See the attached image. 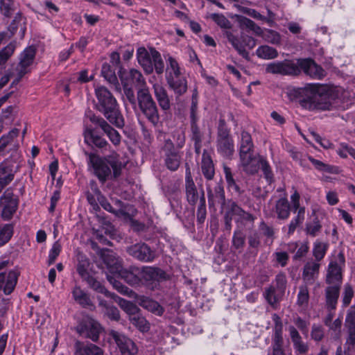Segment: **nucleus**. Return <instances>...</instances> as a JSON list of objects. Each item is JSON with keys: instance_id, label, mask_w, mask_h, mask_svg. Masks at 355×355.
Segmentation results:
<instances>
[{"instance_id": "nucleus-1", "label": "nucleus", "mask_w": 355, "mask_h": 355, "mask_svg": "<svg viewBox=\"0 0 355 355\" xmlns=\"http://www.w3.org/2000/svg\"><path fill=\"white\" fill-rule=\"evenodd\" d=\"M88 164L92 167L94 174L102 183L108 180L117 179L121 175L124 167L119 159V155L116 152L104 157L90 153Z\"/></svg>"}, {"instance_id": "nucleus-2", "label": "nucleus", "mask_w": 355, "mask_h": 355, "mask_svg": "<svg viewBox=\"0 0 355 355\" xmlns=\"http://www.w3.org/2000/svg\"><path fill=\"white\" fill-rule=\"evenodd\" d=\"M298 94L302 97L300 104L309 110H329L331 105V89L320 84H309L299 89Z\"/></svg>"}, {"instance_id": "nucleus-3", "label": "nucleus", "mask_w": 355, "mask_h": 355, "mask_svg": "<svg viewBox=\"0 0 355 355\" xmlns=\"http://www.w3.org/2000/svg\"><path fill=\"white\" fill-rule=\"evenodd\" d=\"M97 99L96 109L101 112L110 123L119 128L125 125L123 116L119 110V104L113 94L104 86L95 89Z\"/></svg>"}, {"instance_id": "nucleus-4", "label": "nucleus", "mask_w": 355, "mask_h": 355, "mask_svg": "<svg viewBox=\"0 0 355 355\" xmlns=\"http://www.w3.org/2000/svg\"><path fill=\"white\" fill-rule=\"evenodd\" d=\"M137 100L141 112L153 125H157L159 121L158 108L148 87L137 89Z\"/></svg>"}, {"instance_id": "nucleus-5", "label": "nucleus", "mask_w": 355, "mask_h": 355, "mask_svg": "<svg viewBox=\"0 0 355 355\" xmlns=\"http://www.w3.org/2000/svg\"><path fill=\"white\" fill-rule=\"evenodd\" d=\"M141 284L153 288L157 284L168 278L161 268L152 266H143L140 268Z\"/></svg>"}, {"instance_id": "nucleus-6", "label": "nucleus", "mask_w": 355, "mask_h": 355, "mask_svg": "<svg viewBox=\"0 0 355 355\" xmlns=\"http://www.w3.org/2000/svg\"><path fill=\"white\" fill-rule=\"evenodd\" d=\"M266 71L268 73L282 76H297L300 74L297 61L289 60L270 62L266 65Z\"/></svg>"}, {"instance_id": "nucleus-7", "label": "nucleus", "mask_w": 355, "mask_h": 355, "mask_svg": "<svg viewBox=\"0 0 355 355\" xmlns=\"http://www.w3.org/2000/svg\"><path fill=\"white\" fill-rule=\"evenodd\" d=\"M164 157L165 164L169 170L176 171L180 164L183 153L176 150L175 145L170 139H166L162 148Z\"/></svg>"}, {"instance_id": "nucleus-8", "label": "nucleus", "mask_w": 355, "mask_h": 355, "mask_svg": "<svg viewBox=\"0 0 355 355\" xmlns=\"http://www.w3.org/2000/svg\"><path fill=\"white\" fill-rule=\"evenodd\" d=\"M109 336L114 340L121 355H137L138 353L136 343L125 335L110 330Z\"/></svg>"}, {"instance_id": "nucleus-9", "label": "nucleus", "mask_w": 355, "mask_h": 355, "mask_svg": "<svg viewBox=\"0 0 355 355\" xmlns=\"http://www.w3.org/2000/svg\"><path fill=\"white\" fill-rule=\"evenodd\" d=\"M126 252L133 258L145 263L153 262L156 257L155 252L143 242L127 247Z\"/></svg>"}, {"instance_id": "nucleus-10", "label": "nucleus", "mask_w": 355, "mask_h": 355, "mask_svg": "<svg viewBox=\"0 0 355 355\" xmlns=\"http://www.w3.org/2000/svg\"><path fill=\"white\" fill-rule=\"evenodd\" d=\"M86 119L94 124L99 126L106 134L110 141L115 146H119L121 141V136L119 132L114 129L103 118L96 116L89 112L86 114Z\"/></svg>"}, {"instance_id": "nucleus-11", "label": "nucleus", "mask_w": 355, "mask_h": 355, "mask_svg": "<svg viewBox=\"0 0 355 355\" xmlns=\"http://www.w3.org/2000/svg\"><path fill=\"white\" fill-rule=\"evenodd\" d=\"M300 73L302 70L310 77L320 80L326 76L325 71L311 59H300L297 60Z\"/></svg>"}, {"instance_id": "nucleus-12", "label": "nucleus", "mask_w": 355, "mask_h": 355, "mask_svg": "<svg viewBox=\"0 0 355 355\" xmlns=\"http://www.w3.org/2000/svg\"><path fill=\"white\" fill-rule=\"evenodd\" d=\"M216 148L223 157L231 158L234 153V141L230 133L217 134Z\"/></svg>"}, {"instance_id": "nucleus-13", "label": "nucleus", "mask_w": 355, "mask_h": 355, "mask_svg": "<svg viewBox=\"0 0 355 355\" xmlns=\"http://www.w3.org/2000/svg\"><path fill=\"white\" fill-rule=\"evenodd\" d=\"M0 202L3 207L1 213L3 218L9 220L17 210V199L9 189H7L1 197Z\"/></svg>"}, {"instance_id": "nucleus-14", "label": "nucleus", "mask_w": 355, "mask_h": 355, "mask_svg": "<svg viewBox=\"0 0 355 355\" xmlns=\"http://www.w3.org/2000/svg\"><path fill=\"white\" fill-rule=\"evenodd\" d=\"M16 169L11 161H4L0 164V193L14 179Z\"/></svg>"}, {"instance_id": "nucleus-15", "label": "nucleus", "mask_w": 355, "mask_h": 355, "mask_svg": "<svg viewBox=\"0 0 355 355\" xmlns=\"http://www.w3.org/2000/svg\"><path fill=\"white\" fill-rule=\"evenodd\" d=\"M101 330L102 328L100 324L92 319L87 320L85 324L80 326L78 329L81 336L89 338L94 342L98 340Z\"/></svg>"}, {"instance_id": "nucleus-16", "label": "nucleus", "mask_w": 355, "mask_h": 355, "mask_svg": "<svg viewBox=\"0 0 355 355\" xmlns=\"http://www.w3.org/2000/svg\"><path fill=\"white\" fill-rule=\"evenodd\" d=\"M17 278L18 274L15 270L0 272V291L10 295L16 286Z\"/></svg>"}, {"instance_id": "nucleus-17", "label": "nucleus", "mask_w": 355, "mask_h": 355, "mask_svg": "<svg viewBox=\"0 0 355 355\" xmlns=\"http://www.w3.org/2000/svg\"><path fill=\"white\" fill-rule=\"evenodd\" d=\"M208 202L210 207L220 205L223 207L225 203V196L223 187L220 184H216L213 188L209 185L207 187Z\"/></svg>"}, {"instance_id": "nucleus-18", "label": "nucleus", "mask_w": 355, "mask_h": 355, "mask_svg": "<svg viewBox=\"0 0 355 355\" xmlns=\"http://www.w3.org/2000/svg\"><path fill=\"white\" fill-rule=\"evenodd\" d=\"M185 190L187 199L191 205H196L198 200L200 201L201 192L197 191L196 187L191 178L189 168L187 169L185 178Z\"/></svg>"}, {"instance_id": "nucleus-19", "label": "nucleus", "mask_w": 355, "mask_h": 355, "mask_svg": "<svg viewBox=\"0 0 355 355\" xmlns=\"http://www.w3.org/2000/svg\"><path fill=\"white\" fill-rule=\"evenodd\" d=\"M225 180L227 182V187L230 191L240 196L243 193L244 190L241 187V181L239 177L232 172L230 167L227 166H223Z\"/></svg>"}, {"instance_id": "nucleus-20", "label": "nucleus", "mask_w": 355, "mask_h": 355, "mask_svg": "<svg viewBox=\"0 0 355 355\" xmlns=\"http://www.w3.org/2000/svg\"><path fill=\"white\" fill-rule=\"evenodd\" d=\"M35 56V49L33 46L26 48L20 55L19 62L15 70L20 71L21 74L28 72V67L33 64Z\"/></svg>"}, {"instance_id": "nucleus-21", "label": "nucleus", "mask_w": 355, "mask_h": 355, "mask_svg": "<svg viewBox=\"0 0 355 355\" xmlns=\"http://www.w3.org/2000/svg\"><path fill=\"white\" fill-rule=\"evenodd\" d=\"M345 327L348 336L345 345H355V306H352L347 311L345 318Z\"/></svg>"}, {"instance_id": "nucleus-22", "label": "nucleus", "mask_w": 355, "mask_h": 355, "mask_svg": "<svg viewBox=\"0 0 355 355\" xmlns=\"http://www.w3.org/2000/svg\"><path fill=\"white\" fill-rule=\"evenodd\" d=\"M262 158H257L255 155L240 158V164L243 171L249 175L257 173L260 168Z\"/></svg>"}, {"instance_id": "nucleus-23", "label": "nucleus", "mask_w": 355, "mask_h": 355, "mask_svg": "<svg viewBox=\"0 0 355 355\" xmlns=\"http://www.w3.org/2000/svg\"><path fill=\"white\" fill-rule=\"evenodd\" d=\"M262 158H257L255 155L240 158V164L243 171L249 175L257 173L260 168Z\"/></svg>"}, {"instance_id": "nucleus-24", "label": "nucleus", "mask_w": 355, "mask_h": 355, "mask_svg": "<svg viewBox=\"0 0 355 355\" xmlns=\"http://www.w3.org/2000/svg\"><path fill=\"white\" fill-rule=\"evenodd\" d=\"M320 264L316 262H308L304 267L302 272L303 285H311L318 278Z\"/></svg>"}, {"instance_id": "nucleus-25", "label": "nucleus", "mask_w": 355, "mask_h": 355, "mask_svg": "<svg viewBox=\"0 0 355 355\" xmlns=\"http://www.w3.org/2000/svg\"><path fill=\"white\" fill-rule=\"evenodd\" d=\"M74 355H104V352L94 344L85 345L77 340L74 344Z\"/></svg>"}, {"instance_id": "nucleus-26", "label": "nucleus", "mask_w": 355, "mask_h": 355, "mask_svg": "<svg viewBox=\"0 0 355 355\" xmlns=\"http://www.w3.org/2000/svg\"><path fill=\"white\" fill-rule=\"evenodd\" d=\"M341 285L328 284L325 289L326 305L328 309L334 310L336 307L337 302L340 295Z\"/></svg>"}, {"instance_id": "nucleus-27", "label": "nucleus", "mask_w": 355, "mask_h": 355, "mask_svg": "<svg viewBox=\"0 0 355 355\" xmlns=\"http://www.w3.org/2000/svg\"><path fill=\"white\" fill-rule=\"evenodd\" d=\"M155 96L159 103V105L163 110H168L171 107L170 100L165 88L159 83H155L153 85Z\"/></svg>"}, {"instance_id": "nucleus-28", "label": "nucleus", "mask_w": 355, "mask_h": 355, "mask_svg": "<svg viewBox=\"0 0 355 355\" xmlns=\"http://www.w3.org/2000/svg\"><path fill=\"white\" fill-rule=\"evenodd\" d=\"M137 58L139 64L147 73L153 71V58L144 47H139L137 51Z\"/></svg>"}, {"instance_id": "nucleus-29", "label": "nucleus", "mask_w": 355, "mask_h": 355, "mask_svg": "<svg viewBox=\"0 0 355 355\" xmlns=\"http://www.w3.org/2000/svg\"><path fill=\"white\" fill-rule=\"evenodd\" d=\"M327 284H342L341 268L336 261L330 262L326 277Z\"/></svg>"}, {"instance_id": "nucleus-30", "label": "nucleus", "mask_w": 355, "mask_h": 355, "mask_svg": "<svg viewBox=\"0 0 355 355\" xmlns=\"http://www.w3.org/2000/svg\"><path fill=\"white\" fill-rule=\"evenodd\" d=\"M288 331L295 350L301 354H306L309 350V346L302 340V337L296 328L293 326H290Z\"/></svg>"}, {"instance_id": "nucleus-31", "label": "nucleus", "mask_w": 355, "mask_h": 355, "mask_svg": "<svg viewBox=\"0 0 355 355\" xmlns=\"http://www.w3.org/2000/svg\"><path fill=\"white\" fill-rule=\"evenodd\" d=\"M197 121H191V139L194 143L195 152L197 155L201 153V148L204 140V133L197 125Z\"/></svg>"}, {"instance_id": "nucleus-32", "label": "nucleus", "mask_w": 355, "mask_h": 355, "mask_svg": "<svg viewBox=\"0 0 355 355\" xmlns=\"http://www.w3.org/2000/svg\"><path fill=\"white\" fill-rule=\"evenodd\" d=\"M284 294V293L279 291L276 287L271 284L268 287L265 288L263 295L267 302L272 307H275L282 300Z\"/></svg>"}, {"instance_id": "nucleus-33", "label": "nucleus", "mask_w": 355, "mask_h": 355, "mask_svg": "<svg viewBox=\"0 0 355 355\" xmlns=\"http://www.w3.org/2000/svg\"><path fill=\"white\" fill-rule=\"evenodd\" d=\"M85 130H84V136L87 142L93 143L98 148H105L107 146L110 147L108 142L100 136L96 135L94 133L93 129L89 127L86 121H85Z\"/></svg>"}, {"instance_id": "nucleus-34", "label": "nucleus", "mask_w": 355, "mask_h": 355, "mask_svg": "<svg viewBox=\"0 0 355 355\" xmlns=\"http://www.w3.org/2000/svg\"><path fill=\"white\" fill-rule=\"evenodd\" d=\"M124 280L131 286H136L141 284L140 268L131 267L129 270H121L119 271Z\"/></svg>"}, {"instance_id": "nucleus-35", "label": "nucleus", "mask_w": 355, "mask_h": 355, "mask_svg": "<svg viewBox=\"0 0 355 355\" xmlns=\"http://www.w3.org/2000/svg\"><path fill=\"white\" fill-rule=\"evenodd\" d=\"M201 171L202 175L207 180H211L214 177L215 170L213 161L211 157L207 154L205 150L202 154Z\"/></svg>"}, {"instance_id": "nucleus-36", "label": "nucleus", "mask_w": 355, "mask_h": 355, "mask_svg": "<svg viewBox=\"0 0 355 355\" xmlns=\"http://www.w3.org/2000/svg\"><path fill=\"white\" fill-rule=\"evenodd\" d=\"M104 263L112 272H118L121 270V261L112 251L107 250L102 255Z\"/></svg>"}, {"instance_id": "nucleus-37", "label": "nucleus", "mask_w": 355, "mask_h": 355, "mask_svg": "<svg viewBox=\"0 0 355 355\" xmlns=\"http://www.w3.org/2000/svg\"><path fill=\"white\" fill-rule=\"evenodd\" d=\"M275 213L277 218L281 220H286L290 216L291 205L286 198H279L275 204Z\"/></svg>"}, {"instance_id": "nucleus-38", "label": "nucleus", "mask_w": 355, "mask_h": 355, "mask_svg": "<svg viewBox=\"0 0 355 355\" xmlns=\"http://www.w3.org/2000/svg\"><path fill=\"white\" fill-rule=\"evenodd\" d=\"M167 83L169 87L173 89L178 95H182L187 92V80L183 77L168 78Z\"/></svg>"}, {"instance_id": "nucleus-39", "label": "nucleus", "mask_w": 355, "mask_h": 355, "mask_svg": "<svg viewBox=\"0 0 355 355\" xmlns=\"http://www.w3.org/2000/svg\"><path fill=\"white\" fill-rule=\"evenodd\" d=\"M72 295L74 300L83 307H87L92 305L89 296L80 286H76L73 288Z\"/></svg>"}, {"instance_id": "nucleus-40", "label": "nucleus", "mask_w": 355, "mask_h": 355, "mask_svg": "<svg viewBox=\"0 0 355 355\" xmlns=\"http://www.w3.org/2000/svg\"><path fill=\"white\" fill-rule=\"evenodd\" d=\"M309 302V292L308 286L300 285L297 296L296 304L302 309L304 310L308 307Z\"/></svg>"}, {"instance_id": "nucleus-41", "label": "nucleus", "mask_w": 355, "mask_h": 355, "mask_svg": "<svg viewBox=\"0 0 355 355\" xmlns=\"http://www.w3.org/2000/svg\"><path fill=\"white\" fill-rule=\"evenodd\" d=\"M227 38L234 46V48L238 51V53L242 55L244 58L248 59L249 53L245 50V46L243 43V40L241 41L240 39L234 36L232 33H226Z\"/></svg>"}, {"instance_id": "nucleus-42", "label": "nucleus", "mask_w": 355, "mask_h": 355, "mask_svg": "<svg viewBox=\"0 0 355 355\" xmlns=\"http://www.w3.org/2000/svg\"><path fill=\"white\" fill-rule=\"evenodd\" d=\"M129 320L141 332H146L150 329L149 322L139 313L130 315Z\"/></svg>"}, {"instance_id": "nucleus-43", "label": "nucleus", "mask_w": 355, "mask_h": 355, "mask_svg": "<svg viewBox=\"0 0 355 355\" xmlns=\"http://www.w3.org/2000/svg\"><path fill=\"white\" fill-rule=\"evenodd\" d=\"M256 54L259 58L264 60H271L278 56L277 51L268 45H262L258 47Z\"/></svg>"}, {"instance_id": "nucleus-44", "label": "nucleus", "mask_w": 355, "mask_h": 355, "mask_svg": "<svg viewBox=\"0 0 355 355\" xmlns=\"http://www.w3.org/2000/svg\"><path fill=\"white\" fill-rule=\"evenodd\" d=\"M266 42L279 45L281 44L282 37L280 34L271 29H264L262 31V33L260 35Z\"/></svg>"}, {"instance_id": "nucleus-45", "label": "nucleus", "mask_w": 355, "mask_h": 355, "mask_svg": "<svg viewBox=\"0 0 355 355\" xmlns=\"http://www.w3.org/2000/svg\"><path fill=\"white\" fill-rule=\"evenodd\" d=\"M16 49V42H11L0 50V67L6 64Z\"/></svg>"}, {"instance_id": "nucleus-46", "label": "nucleus", "mask_w": 355, "mask_h": 355, "mask_svg": "<svg viewBox=\"0 0 355 355\" xmlns=\"http://www.w3.org/2000/svg\"><path fill=\"white\" fill-rule=\"evenodd\" d=\"M305 218V208L302 207L298 210L297 216L294 217L288 225V234H293L296 228L301 225Z\"/></svg>"}, {"instance_id": "nucleus-47", "label": "nucleus", "mask_w": 355, "mask_h": 355, "mask_svg": "<svg viewBox=\"0 0 355 355\" xmlns=\"http://www.w3.org/2000/svg\"><path fill=\"white\" fill-rule=\"evenodd\" d=\"M128 78L138 89L147 87L145 78L139 71L131 69L128 73Z\"/></svg>"}, {"instance_id": "nucleus-48", "label": "nucleus", "mask_w": 355, "mask_h": 355, "mask_svg": "<svg viewBox=\"0 0 355 355\" xmlns=\"http://www.w3.org/2000/svg\"><path fill=\"white\" fill-rule=\"evenodd\" d=\"M151 55L153 58V69L158 74H161L164 72V64L161 57V54L154 49H151Z\"/></svg>"}, {"instance_id": "nucleus-49", "label": "nucleus", "mask_w": 355, "mask_h": 355, "mask_svg": "<svg viewBox=\"0 0 355 355\" xmlns=\"http://www.w3.org/2000/svg\"><path fill=\"white\" fill-rule=\"evenodd\" d=\"M168 64L166 68V80L168 78H178L180 76V67L178 62L172 57H169Z\"/></svg>"}, {"instance_id": "nucleus-50", "label": "nucleus", "mask_w": 355, "mask_h": 355, "mask_svg": "<svg viewBox=\"0 0 355 355\" xmlns=\"http://www.w3.org/2000/svg\"><path fill=\"white\" fill-rule=\"evenodd\" d=\"M229 210L230 211H227L225 214V220L227 229L230 230L232 216L235 215L239 217L241 213L243 211V209L240 207L236 202H232Z\"/></svg>"}, {"instance_id": "nucleus-51", "label": "nucleus", "mask_w": 355, "mask_h": 355, "mask_svg": "<svg viewBox=\"0 0 355 355\" xmlns=\"http://www.w3.org/2000/svg\"><path fill=\"white\" fill-rule=\"evenodd\" d=\"M322 225L318 218H315L312 222L306 223L305 231L306 234L315 237L321 232Z\"/></svg>"}, {"instance_id": "nucleus-52", "label": "nucleus", "mask_w": 355, "mask_h": 355, "mask_svg": "<svg viewBox=\"0 0 355 355\" xmlns=\"http://www.w3.org/2000/svg\"><path fill=\"white\" fill-rule=\"evenodd\" d=\"M261 234L266 236V243L270 242L272 244L274 240L275 232L272 226L268 225L264 221H261L259 225Z\"/></svg>"}, {"instance_id": "nucleus-53", "label": "nucleus", "mask_w": 355, "mask_h": 355, "mask_svg": "<svg viewBox=\"0 0 355 355\" xmlns=\"http://www.w3.org/2000/svg\"><path fill=\"white\" fill-rule=\"evenodd\" d=\"M13 234V227L10 224L0 226V246L5 245L10 239Z\"/></svg>"}, {"instance_id": "nucleus-54", "label": "nucleus", "mask_w": 355, "mask_h": 355, "mask_svg": "<svg viewBox=\"0 0 355 355\" xmlns=\"http://www.w3.org/2000/svg\"><path fill=\"white\" fill-rule=\"evenodd\" d=\"M328 248V244L320 241L314 243L313 254L317 261H320L324 257Z\"/></svg>"}, {"instance_id": "nucleus-55", "label": "nucleus", "mask_w": 355, "mask_h": 355, "mask_svg": "<svg viewBox=\"0 0 355 355\" xmlns=\"http://www.w3.org/2000/svg\"><path fill=\"white\" fill-rule=\"evenodd\" d=\"M272 285L276 287L279 291H282L285 293L287 286V278L286 274L284 272H279L277 273L272 281Z\"/></svg>"}, {"instance_id": "nucleus-56", "label": "nucleus", "mask_w": 355, "mask_h": 355, "mask_svg": "<svg viewBox=\"0 0 355 355\" xmlns=\"http://www.w3.org/2000/svg\"><path fill=\"white\" fill-rule=\"evenodd\" d=\"M141 306L157 315H161L163 313L162 307L154 300L146 298L142 300Z\"/></svg>"}, {"instance_id": "nucleus-57", "label": "nucleus", "mask_w": 355, "mask_h": 355, "mask_svg": "<svg viewBox=\"0 0 355 355\" xmlns=\"http://www.w3.org/2000/svg\"><path fill=\"white\" fill-rule=\"evenodd\" d=\"M309 159L313 164L315 168L318 171L327 172L329 173H336L338 171V169L334 166L326 164L320 160L314 159L312 157H309Z\"/></svg>"}, {"instance_id": "nucleus-58", "label": "nucleus", "mask_w": 355, "mask_h": 355, "mask_svg": "<svg viewBox=\"0 0 355 355\" xmlns=\"http://www.w3.org/2000/svg\"><path fill=\"white\" fill-rule=\"evenodd\" d=\"M101 74L105 79L110 83L115 84L117 83V78L115 71L112 69L111 66L105 63L102 66Z\"/></svg>"}, {"instance_id": "nucleus-59", "label": "nucleus", "mask_w": 355, "mask_h": 355, "mask_svg": "<svg viewBox=\"0 0 355 355\" xmlns=\"http://www.w3.org/2000/svg\"><path fill=\"white\" fill-rule=\"evenodd\" d=\"M240 23L241 26L245 27L250 31H252L255 35L259 36L261 33H262L263 29L257 25L252 20L247 18L242 17L240 20Z\"/></svg>"}, {"instance_id": "nucleus-60", "label": "nucleus", "mask_w": 355, "mask_h": 355, "mask_svg": "<svg viewBox=\"0 0 355 355\" xmlns=\"http://www.w3.org/2000/svg\"><path fill=\"white\" fill-rule=\"evenodd\" d=\"M18 134L19 130L14 128L8 135H3L0 138V153L4 150L6 147L10 144L13 138L18 135Z\"/></svg>"}, {"instance_id": "nucleus-61", "label": "nucleus", "mask_w": 355, "mask_h": 355, "mask_svg": "<svg viewBox=\"0 0 355 355\" xmlns=\"http://www.w3.org/2000/svg\"><path fill=\"white\" fill-rule=\"evenodd\" d=\"M206 216V204L204 191H201V196L197 210V218L200 223L204 222Z\"/></svg>"}, {"instance_id": "nucleus-62", "label": "nucleus", "mask_w": 355, "mask_h": 355, "mask_svg": "<svg viewBox=\"0 0 355 355\" xmlns=\"http://www.w3.org/2000/svg\"><path fill=\"white\" fill-rule=\"evenodd\" d=\"M95 193L97 195L98 200L100 203V205L102 206V207L105 209L106 211L112 213L115 215V213H116V211L115 210V208H114L112 205L107 201V200L101 195V191L95 187L94 189ZM121 211H117V212H120Z\"/></svg>"}, {"instance_id": "nucleus-63", "label": "nucleus", "mask_w": 355, "mask_h": 355, "mask_svg": "<svg viewBox=\"0 0 355 355\" xmlns=\"http://www.w3.org/2000/svg\"><path fill=\"white\" fill-rule=\"evenodd\" d=\"M0 10L6 17H10L14 11L13 0H0Z\"/></svg>"}, {"instance_id": "nucleus-64", "label": "nucleus", "mask_w": 355, "mask_h": 355, "mask_svg": "<svg viewBox=\"0 0 355 355\" xmlns=\"http://www.w3.org/2000/svg\"><path fill=\"white\" fill-rule=\"evenodd\" d=\"M337 153L343 158H346L349 155L355 159V149L346 144H340Z\"/></svg>"}]
</instances>
